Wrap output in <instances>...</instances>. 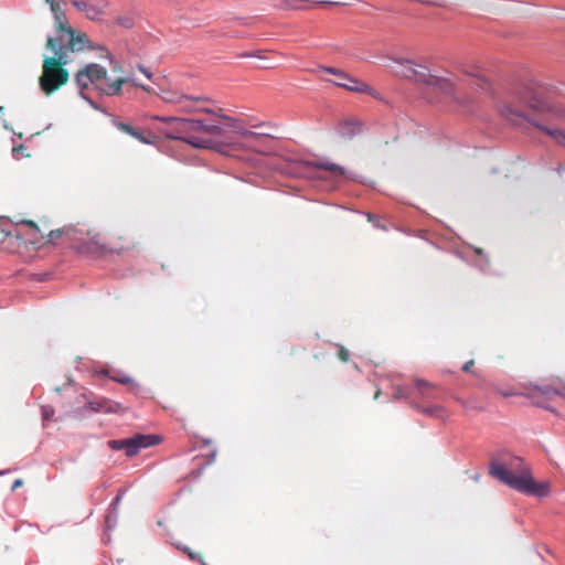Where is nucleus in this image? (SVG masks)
Wrapping results in <instances>:
<instances>
[{
    "label": "nucleus",
    "instance_id": "nucleus-37",
    "mask_svg": "<svg viewBox=\"0 0 565 565\" xmlns=\"http://www.w3.org/2000/svg\"><path fill=\"white\" fill-rule=\"evenodd\" d=\"M107 56H108V58L110 61V64L113 65V71L117 72L119 70L118 63L113 60V57H111V55L109 53H108Z\"/></svg>",
    "mask_w": 565,
    "mask_h": 565
},
{
    "label": "nucleus",
    "instance_id": "nucleus-8",
    "mask_svg": "<svg viewBox=\"0 0 565 565\" xmlns=\"http://www.w3.org/2000/svg\"><path fill=\"white\" fill-rule=\"evenodd\" d=\"M320 70L328 74L337 76V81H329V82L338 87H342L350 92H355V93H369V94L372 93V88L367 84L360 82L359 79L350 76L348 73L343 72L342 70H339V68H335L332 66H320Z\"/></svg>",
    "mask_w": 565,
    "mask_h": 565
},
{
    "label": "nucleus",
    "instance_id": "nucleus-1",
    "mask_svg": "<svg viewBox=\"0 0 565 565\" xmlns=\"http://www.w3.org/2000/svg\"><path fill=\"white\" fill-rule=\"evenodd\" d=\"M45 2L53 14L56 35L47 38L46 46L53 52V56L44 57L39 84L45 95H51L68 81V72L62 67L70 62L68 53L83 50L87 38L85 34H76L68 25L60 0Z\"/></svg>",
    "mask_w": 565,
    "mask_h": 565
},
{
    "label": "nucleus",
    "instance_id": "nucleus-28",
    "mask_svg": "<svg viewBox=\"0 0 565 565\" xmlns=\"http://www.w3.org/2000/svg\"><path fill=\"white\" fill-rule=\"evenodd\" d=\"M113 122L120 131L128 135L132 134V127L128 124L119 122L116 118L113 119Z\"/></svg>",
    "mask_w": 565,
    "mask_h": 565
},
{
    "label": "nucleus",
    "instance_id": "nucleus-9",
    "mask_svg": "<svg viewBox=\"0 0 565 565\" xmlns=\"http://www.w3.org/2000/svg\"><path fill=\"white\" fill-rule=\"evenodd\" d=\"M302 164L306 168H317L321 170H326L330 172L331 179L335 182H339L342 179L348 180H358L359 175L348 171L344 167L331 162L329 159H317V160H307L303 161Z\"/></svg>",
    "mask_w": 565,
    "mask_h": 565
},
{
    "label": "nucleus",
    "instance_id": "nucleus-34",
    "mask_svg": "<svg viewBox=\"0 0 565 565\" xmlns=\"http://www.w3.org/2000/svg\"><path fill=\"white\" fill-rule=\"evenodd\" d=\"M216 455H217V450L216 449L212 450L209 454V456H207V465H211V463H213L215 461Z\"/></svg>",
    "mask_w": 565,
    "mask_h": 565
},
{
    "label": "nucleus",
    "instance_id": "nucleus-35",
    "mask_svg": "<svg viewBox=\"0 0 565 565\" xmlns=\"http://www.w3.org/2000/svg\"><path fill=\"white\" fill-rule=\"evenodd\" d=\"M475 362L473 360H469L467 361L463 365H462V371L465 372H470L471 367L473 366Z\"/></svg>",
    "mask_w": 565,
    "mask_h": 565
},
{
    "label": "nucleus",
    "instance_id": "nucleus-45",
    "mask_svg": "<svg viewBox=\"0 0 565 565\" xmlns=\"http://www.w3.org/2000/svg\"><path fill=\"white\" fill-rule=\"evenodd\" d=\"M326 3H331V4H344L343 2H340V1H335V0H327L324 1Z\"/></svg>",
    "mask_w": 565,
    "mask_h": 565
},
{
    "label": "nucleus",
    "instance_id": "nucleus-44",
    "mask_svg": "<svg viewBox=\"0 0 565 565\" xmlns=\"http://www.w3.org/2000/svg\"><path fill=\"white\" fill-rule=\"evenodd\" d=\"M217 117L221 118V119H224L226 121H232L233 120L230 116H225V115H218Z\"/></svg>",
    "mask_w": 565,
    "mask_h": 565
},
{
    "label": "nucleus",
    "instance_id": "nucleus-40",
    "mask_svg": "<svg viewBox=\"0 0 565 565\" xmlns=\"http://www.w3.org/2000/svg\"><path fill=\"white\" fill-rule=\"evenodd\" d=\"M555 171L558 174H563L565 172V167L562 163H558L557 167L555 168Z\"/></svg>",
    "mask_w": 565,
    "mask_h": 565
},
{
    "label": "nucleus",
    "instance_id": "nucleus-10",
    "mask_svg": "<svg viewBox=\"0 0 565 565\" xmlns=\"http://www.w3.org/2000/svg\"><path fill=\"white\" fill-rule=\"evenodd\" d=\"M73 6L89 20H99L107 8L106 0H74Z\"/></svg>",
    "mask_w": 565,
    "mask_h": 565
},
{
    "label": "nucleus",
    "instance_id": "nucleus-22",
    "mask_svg": "<svg viewBox=\"0 0 565 565\" xmlns=\"http://www.w3.org/2000/svg\"><path fill=\"white\" fill-rule=\"evenodd\" d=\"M110 379L120 384H131L134 387L138 386V384L135 383V381L129 375L121 372L116 373L115 375L110 376Z\"/></svg>",
    "mask_w": 565,
    "mask_h": 565
},
{
    "label": "nucleus",
    "instance_id": "nucleus-17",
    "mask_svg": "<svg viewBox=\"0 0 565 565\" xmlns=\"http://www.w3.org/2000/svg\"><path fill=\"white\" fill-rule=\"evenodd\" d=\"M523 395L531 402L532 405L557 414V411L550 405L552 399H545L543 396H540L530 391H526Z\"/></svg>",
    "mask_w": 565,
    "mask_h": 565
},
{
    "label": "nucleus",
    "instance_id": "nucleus-36",
    "mask_svg": "<svg viewBox=\"0 0 565 565\" xmlns=\"http://www.w3.org/2000/svg\"><path fill=\"white\" fill-rule=\"evenodd\" d=\"M186 554L189 555V557L191 559H199L202 564H204L203 559L200 557V555L196 553H193L191 550Z\"/></svg>",
    "mask_w": 565,
    "mask_h": 565
},
{
    "label": "nucleus",
    "instance_id": "nucleus-20",
    "mask_svg": "<svg viewBox=\"0 0 565 565\" xmlns=\"http://www.w3.org/2000/svg\"><path fill=\"white\" fill-rule=\"evenodd\" d=\"M415 386L418 392V395L424 399L435 398L431 393L433 385L424 380H416Z\"/></svg>",
    "mask_w": 565,
    "mask_h": 565
},
{
    "label": "nucleus",
    "instance_id": "nucleus-4",
    "mask_svg": "<svg viewBox=\"0 0 565 565\" xmlns=\"http://www.w3.org/2000/svg\"><path fill=\"white\" fill-rule=\"evenodd\" d=\"M156 119L168 125L162 130L167 139L180 140L196 149L218 150L221 145L216 138L225 136V128L215 119L203 120L168 116H157Z\"/></svg>",
    "mask_w": 565,
    "mask_h": 565
},
{
    "label": "nucleus",
    "instance_id": "nucleus-43",
    "mask_svg": "<svg viewBox=\"0 0 565 565\" xmlns=\"http://www.w3.org/2000/svg\"><path fill=\"white\" fill-rule=\"evenodd\" d=\"M366 216H367L369 221H371V222H373L375 218H377V216L372 213H366Z\"/></svg>",
    "mask_w": 565,
    "mask_h": 565
},
{
    "label": "nucleus",
    "instance_id": "nucleus-14",
    "mask_svg": "<svg viewBox=\"0 0 565 565\" xmlns=\"http://www.w3.org/2000/svg\"><path fill=\"white\" fill-rule=\"evenodd\" d=\"M126 491L119 490L117 495L114 498L113 502L109 505L108 513L105 516V525L106 530L113 531L118 522V514H119V505L121 500L125 497Z\"/></svg>",
    "mask_w": 565,
    "mask_h": 565
},
{
    "label": "nucleus",
    "instance_id": "nucleus-23",
    "mask_svg": "<svg viewBox=\"0 0 565 565\" xmlns=\"http://www.w3.org/2000/svg\"><path fill=\"white\" fill-rule=\"evenodd\" d=\"M17 224H25V225H28V226L32 227L33 235H32V238H30V242H31V243H36V242H39L38 234L40 233V230H39L38 225H36L33 221H29V220H21V221H19Z\"/></svg>",
    "mask_w": 565,
    "mask_h": 565
},
{
    "label": "nucleus",
    "instance_id": "nucleus-50",
    "mask_svg": "<svg viewBox=\"0 0 565 565\" xmlns=\"http://www.w3.org/2000/svg\"><path fill=\"white\" fill-rule=\"evenodd\" d=\"M2 113H3V107H0V114H2Z\"/></svg>",
    "mask_w": 565,
    "mask_h": 565
},
{
    "label": "nucleus",
    "instance_id": "nucleus-21",
    "mask_svg": "<svg viewBox=\"0 0 565 565\" xmlns=\"http://www.w3.org/2000/svg\"><path fill=\"white\" fill-rule=\"evenodd\" d=\"M476 259L473 260V265L479 268L482 273H488L489 269V259L483 255L482 249L475 248L473 249Z\"/></svg>",
    "mask_w": 565,
    "mask_h": 565
},
{
    "label": "nucleus",
    "instance_id": "nucleus-25",
    "mask_svg": "<svg viewBox=\"0 0 565 565\" xmlns=\"http://www.w3.org/2000/svg\"><path fill=\"white\" fill-rule=\"evenodd\" d=\"M232 129L237 132L238 135H241L242 137H249V138H255V137H258L260 136L259 134L257 132H254L252 130H248V129H244V128H238V127H234L232 126Z\"/></svg>",
    "mask_w": 565,
    "mask_h": 565
},
{
    "label": "nucleus",
    "instance_id": "nucleus-33",
    "mask_svg": "<svg viewBox=\"0 0 565 565\" xmlns=\"http://www.w3.org/2000/svg\"><path fill=\"white\" fill-rule=\"evenodd\" d=\"M138 70H139V71H140V72H141V73H142L147 78L151 79V77H152V73H151L148 68H146L142 64H139V65H138Z\"/></svg>",
    "mask_w": 565,
    "mask_h": 565
},
{
    "label": "nucleus",
    "instance_id": "nucleus-11",
    "mask_svg": "<svg viewBox=\"0 0 565 565\" xmlns=\"http://www.w3.org/2000/svg\"><path fill=\"white\" fill-rule=\"evenodd\" d=\"M75 250L82 255L92 258H98L104 256L108 252H111V249H108L104 244L99 242L97 236H94L90 239L76 245Z\"/></svg>",
    "mask_w": 565,
    "mask_h": 565
},
{
    "label": "nucleus",
    "instance_id": "nucleus-16",
    "mask_svg": "<svg viewBox=\"0 0 565 565\" xmlns=\"http://www.w3.org/2000/svg\"><path fill=\"white\" fill-rule=\"evenodd\" d=\"M203 100H190V99H183L180 107V110L185 113H205L211 115H216L215 111L209 107H201L199 106L200 103L210 102V98L205 96H201Z\"/></svg>",
    "mask_w": 565,
    "mask_h": 565
},
{
    "label": "nucleus",
    "instance_id": "nucleus-30",
    "mask_svg": "<svg viewBox=\"0 0 565 565\" xmlns=\"http://www.w3.org/2000/svg\"><path fill=\"white\" fill-rule=\"evenodd\" d=\"M130 136L138 139L142 143H149V140L140 131L136 130L135 128H132V134H130Z\"/></svg>",
    "mask_w": 565,
    "mask_h": 565
},
{
    "label": "nucleus",
    "instance_id": "nucleus-13",
    "mask_svg": "<svg viewBox=\"0 0 565 565\" xmlns=\"http://www.w3.org/2000/svg\"><path fill=\"white\" fill-rule=\"evenodd\" d=\"M363 131V122L356 118L342 120L338 125V134L341 138L351 140Z\"/></svg>",
    "mask_w": 565,
    "mask_h": 565
},
{
    "label": "nucleus",
    "instance_id": "nucleus-15",
    "mask_svg": "<svg viewBox=\"0 0 565 565\" xmlns=\"http://www.w3.org/2000/svg\"><path fill=\"white\" fill-rule=\"evenodd\" d=\"M527 391L533 392L545 399H554L556 396L565 398V386L559 387L552 386L550 384H535L531 385Z\"/></svg>",
    "mask_w": 565,
    "mask_h": 565
},
{
    "label": "nucleus",
    "instance_id": "nucleus-27",
    "mask_svg": "<svg viewBox=\"0 0 565 565\" xmlns=\"http://www.w3.org/2000/svg\"><path fill=\"white\" fill-rule=\"evenodd\" d=\"M54 408L51 405L42 406V417L44 420H50L54 416Z\"/></svg>",
    "mask_w": 565,
    "mask_h": 565
},
{
    "label": "nucleus",
    "instance_id": "nucleus-29",
    "mask_svg": "<svg viewBox=\"0 0 565 565\" xmlns=\"http://www.w3.org/2000/svg\"><path fill=\"white\" fill-rule=\"evenodd\" d=\"M395 399H406L408 398L407 392L403 387H397L394 393Z\"/></svg>",
    "mask_w": 565,
    "mask_h": 565
},
{
    "label": "nucleus",
    "instance_id": "nucleus-48",
    "mask_svg": "<svg viewBox=\"0 0 565 565\" xmlns=\"http://www.w3.org/2000/svg\"><path fill=\"white\" fill-rule=\"evenodd\" d=\"M203 443H204L205 445H210V444L212 443V440H211V439H204V440H203Z\"/></svg>",
    "mask_w": 565,
    "mask_h": 565
},
{
    "label": "nucleus",
    "instance_id": "nucleus-24",
    "mask_svg": "<svg viewBox=\"0 0 565 565\" xmlns=\"http://www.w3.org/2000/svg\"><path fill=\"white\" fill-rule=\"evenodd\" d=\"M72 232V230H55V231H51L47 235V242L50 243H55V241L60 237H62V235H68L70 233Z\"/></svg>",
    "mask_w": 565,
    "mask_h": 565
},
{
    "label": "nucleus",
    "instance_id": "nucleus-42",
    "mask_svg": "<svg viewBox=\"0 0 565 565\" xmlns=\"http://www.w3.org/2000/svg\"><path fill=\"white\" fill-rule=\"evenodd\" d=\"M2 232L4 233V237H7V236H11V235H15L18 238H20V234H19V233H13V232H11V231H9V232H4V231H2Z\"/></svg>",
    "mask_w": 565,
    "mask_h": 565
},
{
    "label": "nucleus",
    "instance_id": "nucleus-12",
    "mask_svg": "<svg viewBox=\"0 0 565 565\" xmlns=\"http://www.w3.org/2000/svg\"><path fill=\"white\" fill-rule=\"evenodd\" d=\"M86 407L92 412L105 414H117L122 411V405L120 403L106 397L90 401L87 403Z\"/></svg>",
    "mask_w": 565,
    "mask_h": 565
},
{
    "label": "nucleus",
    "instance_id": "nucleus-26",
    "mask_svg": "<svg viewBox=\"0 0 565 565\" xmlns=\"http://www.w3.org/2000/svg\"><path fill=\"white\" fill-rule=\"evenodd\" d=\"M117 23L125 29H130L134 26V19L130 17H119Z\"/></svg>",
    "mask_w": 565,
    "mask_h": 565
},
{
    "label": "nucleus",
    "instance_id": "nucleus-31",
    "mask_svg": "<svg viewBox=\"0 0 565 565\" xmlns=\"http://www.w3.org/2000/svg\"><path fill=\"white\" fill-rule=\"evenodd\" d=\"M349 351L344 347L339 345V359L343 362H347L349 360Z\"/></svg>",
    "mask_w": 565,
    "mask_h": 565
},
{
    "label": "nucleus",
    "instance_id": "nucleus-51",
    "mask_svg": "<svg viewBox=\"0 0 565 565\" xmlns=\"http://www.w3.org/2000/svg\"><path fill=\"white\" fill-rule=\"evenodd\" d=\"M4 473H6V471H0V475H4Z\"/></svg>",
    "mask_w": 565,
    "mask_h": 565
},
{
    "label": "nucleus",
    "instance_id": "nucleus-7",
    "mask_svg": "<svg viewBox=\"0 0 565 565\" xmlns=\"http://www.w3.org/2000/svg\"><path fill=\"white\" fill-rule=\"evenodd\" d=\"M160 441L158 435L137 434L131 438L114 439L109 441L113 450H124L127 457L136 456L141 449L157 445Z\"/></svg>",
    "mask_w": 565,
    "mask_h": 565
},
{
    "label": "nucleus",
    "instance_id": "nucleus-46",
    "mask_svg": "<svg viewBox=\"0 0 565 565\" xmlns=\"http://www.w3.org/2000/svg\"><path fill=\"white\" fill-rule=\"evenodd\" d=\"M472 480L478 482L480 480V475L479 473H475L472 477Z\"/></svg>",
    "mask_w": 565,
    "mask_h": 565
},
{
    "label": "nucleus",
    "instance_id": "nucleus-38",
    "mask_svg": "<svg viewBox=\"0 0 565 565\" xmlns=\"http://www.w3.org/2000/svg\"><path fill=\"white\" fill-rule=\"evenodd\" d=\"M23 149H24V148H23V146H19V147L13 148V150H12V156H13L14 158H18V153H19V152H22V150H23Z\"/></svg>",
    "mask_w": 565,
    "mask_h": 565
},
{
    "label": "nucleus",
    "instance_id": "nucleus-49",
    "mask_svg": "<svg viewBox=\"0 0 565 565\" xmlns=\"http://www.w3.org/2000/svg\"><path fill=\"white\" fill-rule=\"evenodd\" d=\"M503 396H510L511 394L510 393H502Z\"/></svg>",
    "mask_w": 565,
    "mask_h": 565
},
{
    "label": "nucleus",
    "instance_id": "nucleus-18",
    "mask_svg": "<svg viewBox=\"0 0 565 565\" xmlns=\"http://www.w3.org/2000/svg\"><path fill=\"white\" fill-rule=\"evenodd\" d=\"M161 98L167 102V103H172V104H180L183 102V99H190V100H203L202 97H193V96H188V95H180V94H177V93H172V92H162V95H161Z\"/></svg>",
    "mask_w": 565,
    "mask_h": 565
},
{
    "label": "nucleus",
    "instance_id": "nucleus-47",
    "mask_svg": "<svg viewBox=\"0 0 565 565\" xmlns=\"http://www.w3.org/2000/svg\"><path fill=\"white\" fill-rule=\"evenodd\" d=\"M487 85L486 81L481 79V84H480V87L481 88H484V86Z\"/></svg>",
    "mask_w": 565,
    "mask_h": 565
},
{
    "label": "nucleus",
    "instance_id": "nucleus-32",
    "mask_svg": "<svg viewBox=\"0 0 565 565\" xmlns=\"http://www.w3.org/2000/svg\"><path fill=\"white\" fill-rule=\"evenodd\" d=\"M241 56L242 57H257V58H260V60H265V56L263 55L262 51L246 52V53H243Z\"/></svg>",
    "mask_w": 565,
    "mask_h": 565
},
{
    "label": "nucleus",
    "instance_id": "nucleus-19",
    "mask_svg": "<svg viewBox=\"0 0 565 565\" xmlns=\"http://www.w3.org/2000/svg\"><path fill=\"white\" fill-rule=\"evenodd\" d=\"M412 406L427 416L436 417V418L444 417V407L441 405H431V406H427V407H420L414 403V404H412Z\"/></svg>",
    "mask_w": 565,
    "mask_h": 565
},
{
    "label": "nucleus",
    "instance_id": "nucleus-39",
    "mask_svg": "<svg viewBox=\"0 0 565 565\" xmlns=\"http://www.w3.org/2000/svg\"><path fill=\"white\" fill-rule=\"evenodd\" d=\"M22 483H23V481H22L21 479H17V480L13 482V484H12L11 489H12V490H15V489H18L19 487H21V486H22Z\"/></svg>",
    "mask_w": 565,
    "mask_h": 565
},
{
    "label": "nucleus",
    "instance_id": "nucleus-2",
    "mask_svg": "<svg viewBox=\"0 0 565 565\" xmlns=\"http://www.w3.org/2000/svg\"><path fill=\"white\" fill-rule=\"evenodd\" d=\"M547 94L548 87L535 81L527 82L516 88L508 100L498 103V111L514 128L526 132L530 126L535 127L550 136L556 143L565 147V131L548 128L532 115V113L544 114L552 109Z\"/></svg>",
    "mask_w": 565,
    "mask_h": 565
},
{
    "label": "nucleus",
    "instance_id": "nucleus-3",
    "mask_svg": "<svg viewBox=\"0 0 565 565\" xmlns=\"http://www.w3.org/2000/svg\"><path fill=\"white\" fill-rule=\"evenodd\" d=\"M489 475L524 494L544 498L550 492L548 483L535 481L523 458L505 447H500L490 455Z\"/></svg>",
    "mask_w": 565,
    "mask_h": 565
},
{
    "label": "nucleus",
    "instance_id": "nucleus-5",
    "mask_svg": "<svg viewBox=\"0 0 565 565\" xmlns=\"http://www.w3.org/2000/svg\"><path fill=\"white\" fill-rule=\"evenodd\" d=\"M77 86L79 87V96L85 99L94 109L102 113H106L100 106H98L88 95L84 93V89L93 86L100 95L116 96L121 93L122 85L130 81L135 86L140 87L145 90H149L147 86L139 84L135 79L128 77H116L111 78L107 70L99 64H88L85 68L78 71L75 76Z\"/></svg>",
    "mask_w": 565,
    "mask_h": 565
},
{
    "label": "nucleus",
    "instance_id": "nucleus-41",
    "mask_svg": "<svg viewBox=\"0 0 565 565\" xmlns=\"http://www.w3.org/2000/svg\"><path fill=\"white\" fill-rule=\"evenodd\" d=\"M177 548L181 550L182 552L184 553H188L190 551V548L185 545H182V544H175Z\"/></svg>",
    "mask_w": 565,
    "mask_h": 565
},
{
    "label": "nucleus",
    "instance_id": "nucleus-6",
    "mask_svg": "<svg viewBox=\"0 0 565 565\" xmlns=\"http://www.w3.org/2000/svg\"><path fill=\"white\" fill-rule=\"evenodd\" d=\"M394 62L403 67L399 72L403 77L433 86L446 95L454 93V85L448 78L431 75L427 67L419 66V68H415L408 60H394Z\"/></svg>",
    "mask_w": 565,
    "mask_h": 565
}]
</instances>
